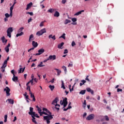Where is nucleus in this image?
<instances>
[{
    "mask_svg": "<svg viewBox=\"0 0 124 124\" xmlns=\"http://www.w3.org/2000/svg\"><path fill=\"white\" fill-rule=\"evenodd\" d=\"M31 117H32V123H34V124H37V122H36V121L35 120V117L36 118H40V117L39 116H38V114H37V113L35 112H33V114L31 115Z\"/></svg>",
    "mask_w": 124,
    "mask_h": 124,
    "instance_id": "f257e3e1",
    "label": "nucleus"
},
{
    "mask_svg": "<svg viewBox=\"0 0 124 124\" xmlns=\"http://www.w3.org/2000/svg\"><path fill=\"white\" fill-rule=\"evenodd\" d=\"M54 117V115H48V116H44L43 117L44 120L46 121V124H50V120H52Z\"/></svg>",
    "mask_w": 124,
    "mask_h": 124,
    "instance_id": "f03ea898",
    "label": "nucleus"
},
{
    "mask_svg": "<svg viewBox=\"0 0 124 124\" xmlns=\"http://www.w3.org/2000/svg\"><path fill=\"white\" fill-rule=\"evenodd\" d=\"M23 30H24V27L20 28L18 31V33L16 34V37H19V36H22V35H24V32H23Z\"/></svg>",
    "mask_w": 124,
    "mask_h": 124,
    "instance_id": "7ed1b4c3",
    "label": "nucleus"
},
{
    "mask_svg": "<svg viewBox=\"0 0 124 124\" xmlns=\"http://www.w3.org/2000/svg\"><path fill=\"white\" fill-rule=\"evenodd\" d=\"M43 33H46V29L44 28L43 29L41 30L40 31H38L36 33V35L38 36H40V35H42Z\"/></svg>",
    "mask_w": 124,
    "mask_h": 124,
    "instance_id": "20e7f679",
    "label": "nucleus"
},
{
    "mask_svg": "<svg viewBox=\"0 0 124 124\" xmlns=\"http://www.w3.org/2000/svg\"><path fill=\"white\" fill-rule=\"evenodd\" d=\"M9 61V57H8L4 61L1 68H5L7 66V62Z\"/></svg>",
    "mask_w": 124,
    "mask_h": 124,
    "instance_id": "39448f33",
    "label": "nucleus"
},
{
    "mask_svg": "<svg viewBox=\"0 0 124 124\" xmlns=\"http://www.w3.org/2000/svg\"><path fill=\"white\" fill-rule=\"evenodd\" d=\"M4 92H6L7 96L10 95V88H9V87L7 86L6 87V88L4 89Z\"/></svg>",
    "mask_w": 124,
    "mask_h": 124,
    "instance_id": "423d86ee",
    "label": "nucleus"
},
{
    "mask_svg": "<svg viewBox=\"0 0 124 124\" xmlns=\"http://www.w3.org/2000/svg\"><path fill=\"white\" fill-rule=\"evenodd\" d=\"M94 119V114H90L86 117L87 121H92V120H93Z\"/></svg>",
    "mask_w": 124,
    "mask_h": 124,
    "instance_id": "0eeeda50",
    "label": "nucleus"
},
{
    "mask_svg": "<svg viewBox=\"0 0 124 124\" xmlns=\"http://www.w3.org/2000/svg\"><path fill=\"white\" fill-rule=\"evenodd\" d=\"M38 53H36L35 54H33L34 56H39L42 54H43L44 52H45V50L43 48H41L38 51Z\"/></svg>",
    "mask_w": 124,
    "mask_h": 124,
    "instance_id": "6e6552de",
    "label": "nucleus"
},
{
    "mask_svg": "<svg viewBox=\"0 0 124 124\" xmlns=\"http://www.w3.org/2000/svg\"><path fill=\"white\" fill-rule=\"evenodd\" d=\"M43 111L46 112V113H47L48 114L47 115V116H53V115H52V112H50V110H48V109L45 108H43Z\"/></svg>",
    "mask_w": 124,
    "mask_h": 124,
    "instance_id": "1a4fd4ad",
    "label": "nucleus"
},
{
    "mask_svg": "<svg viewBox=\"0 0 124 124\" xmlns=\"http://www.w3.org/2000/svg\"><path fill=\"white\" fill-rule=\"evenodd\" d=\"M33 113H34V111H33V108L30 107V111L28 112L29 115L31 116L33 114Z\"/></svg>",
    "mask_w": 124,
    "mask_h": 124,
    "instance_id": "9d476101",
    "label": "nucleus"
},
{
    "mask_svg": "<svg viewBox=\"0 0 124 124\" xmlns=\"http://www.w3.org/2000/svg\"><path fill=\"white\" fill-rule=\"evenodd\" d=\"M56 55H50L48 57V60H52V61H55V60H56Z\"/></svg>",
    "mask_w": 124,
    "mask_h": 124,
    "instance_id": "9b49d317",
    "label": "nucleus"
},
{
    "mask_svg": "<svg viewBox=\"0 0 124 124\" xmlns=\"http://www.w3.org/2000/svg\"><path fill=\"white\" fill-rule=\"evenodd\" d=\"M58 101H59V97H57L52 101L51 104H52L53 105H55V103H58Z\"/></svg>",
    "mask_w": 124,
    "mask_h": 124,
    "instance_id": "f8f14e48",
    "label": "nucleus"
},
{
    "mask_svg": "<svg viewBox=\"0 0 124 124\" xmlns=\"http://www.w3.org/2000/svg\"><path fill=\"white\" fill-rule=\"evenodd\" d=\"M32 45L33 47H34V48H36V47L38 46V44L37 43V42H35V41H33L32 42Z\"/></svg>",
    "mask_w": 124,
    "mask_h": 124,
    "instance_id": "ddd939ff",
    "label": "nucleus"
},
{
    "mask_svg": "<svg viewBox=\"0 0 124 124\" xmlns=\"http://www.w3.org/2000/svg\"><path fill=\"white\" fill-rule=\"evenodd\" d=\"M61 105H63V103H68L67 102V98L65 97L63 99L62 103V100L60 101Z\"/></svg>",
    "mask_w": 124,
    "mask_h": 124,
    "instance_id": "4468645a",
    "label": "nucleus"
},
{
    "mask_svg": "<svg viewBox=\"0 0 124 124\" xmlns=\"http://www.w3.org/2000/svg\"><path fill=\"white\" fill-rule=\"evenodd\" d=\"M75 85H76V82H75V83H74V85H73V86L72 89L71 88V85H70L69 86V90H70V92H73V91H74V86H75Z\"/></svg>",
    "mask_w": 124,
    "mask_h": 124,
    "instance_id": "2eb2a0df",
    "label": "nucleus"
},
{
    "mask_svg": "<svg viewBox=\"0 0 124 124\" xmlns=\"http://www.w3.org/2000/svg\"><path fill=\"white\" fill-rule=\"evenodd\" d=\"M12 80L14 82H17L18 81V77L15 76V74H14Z\"/></svg>",
    "mask_w": 124,
    "mask_h": 124,
    "instance_id": "dca6fc26",
    "label": "nucleus"
},
{
    "mask_svg": "<svg viewBox=\"0 0 124 124\" xmlns=\"http://www.w3.org/2000/svg\"><path fill=\"white\" fill-rule=\"evenodd\" d=\"M82 12H85V10H82L81 11H80L79 12H78L77 13H76V14H75V16H78L79 15H80V14H82Z\"/></svg>",
    "mask_w": 124,
    "mask_h": 124,
    "instance_id": "f3484780",
    "label": "nucleus"
},
{
    "mask_svg": "<svg viewBox=\"0 0 124 124\" xmlns=\"http://www.w3.org/2000/svg\"><path fill=\"white\" fill-rule=\"evenodd\" d=\"M1 40H2V43H7V40L5 39V37L3 36L1 37Z\"/></svg>",
    "mask_w": 124,
    "mask_h": 124,
    "instance_id": "a211bd4d",
    "label": "nucleus"
},
{
    "mask_svg": "<svg viewBox=\"0 0 124 124\" xmlns=\"http://www.w3.org/2000/svg\"><path fill=\"white\" fill-rule=\"evenodd\" d=\"M31 5H32V2H31L28 4L26 10H29V9H30V8H31Z\"/></svg>",
    "mask_w": 124,
    "mask_h": 124,
    "instance_id": "6ab92c4d",
    "label": "nucleus"
},
{
    "mask_svg": "<svg viewBox=\"0 0 124 124\" xmlns=\"http://www.w3.org/2000/svg\"><path fill=\"white\" fill-rule=\"evenodd\" d=\"M64 45V43L62 42L61 44H58V49H62V47Z\"/></svg>",
    "mask_w": 124,
    "mask_h": 124,
    "instance_id": "aec40b11",
    "label": "nucleus"
},
{
    "mask_svg": "<svg viewBox=\"0 0 124 124\" xmlns=\"http://www.w3.org/2000/svg\"><path fill=\"white\" fill-rule=\"evenodd\" d=\"M54 70L57 71V76H60L61 75V74L62 73V71L57 68H55Z\"/></svg>",
    "mask_w": 124,
    "mask_h": 124,
    "instance_id": "412c9836",
    "label": "nucleus"
},
{
    "mask_svg": "<svg viewBox=\"0 0 124 124\" xmlns=\"http://www.w3.org/2000/svg\"><path fill=\"white\" fill-rule=\"evenodd\" d=\"M54 17H60V13L58 12L57 11H55L54 14Z\"/></svg>",
    "mask_w": 124,
    "mask_h": 124,
    "instance_id": "4be33fe9",
    "label": "nucleus"
},
{
    "mask_svg": "<svg viewBox=\"0 0 124 124\" xmlns=\"http://www.w3.org/2000/svg\"><path fill=\"white\" fill-rule=\"evenodd\" d=\"M13 31V28L12 27H9V28H8L7 30V32L12 33Z\"/></svg>",
    "mask_w": 124,
    "mask_h": 124,
    "instance_id": "5701e85b",
    "label": "nucleus"
},
{
    "mask_svg": "<svg viewBox=\"0 0 124 124\" xmlns=\"http://www.w3.org/2000/svg\"><path fill=\"white\" fill-rule=\"evenodd\" d=\"M33 34L30 35L29 40V42H31V40H33Z\"/></svg>",
    "mask_w": 124,
    "mask_h": 124,
    "instance_id": "b1692460",
    "label": "nucleus"
},
{
    "mask_svg": "<svg viewBox=\"0 0 124 124\" xmlns=\"http://www.w3.org/2000/svg\"><path fill=\"white\" fill-rule=\"evenodd\" d=\"M61 82H62L61 88L63 90H65V86H64V82H63V80H61Z\"/></svg>",
    "mask_w": 124,
    "mask_h": 124,
    "instance_id": "393cba45",
    "label": "nucleus"
},
{
    "mask_svg": "<svg viewBox=\"0 0 124 124\" xmlns=\"http://www.w3.org/2000/svg\"><path fill=\"white\" fill-rule=\"evenodd\" d=\"M81 82L79 83V85L80 86V87H82V86H83V85H84V84H85V83H86V80L85 79H83L81 80Z\"/></svg>",
    "mask_w": 124,
    "mask_h": 124,
    "instance_id": "a878e982",
    "label": "nucleus"
},
{
    "mask_svg": "<svg viewBox=\"0 0 124 124\" xmlns=\"http://www.w3.org/2000/svg\"><path fill=\"white\" fill-rule=\"evenodd\" d=\"M8 101H9V103H10V104H14V100L12 99H8Z\"/></svg>",
    "mask_w": 124,
    "mask_h": 124,
    "instance_id": "bb28decb",
    "label": "nucleus"
},
{
    "mask_svg": "<svg viewBox=\"0 0 124 124\" xmlns=\"http://www.w3.org/2000/svg\"><path fill=\"white\" fill-rule=\"evenodd\" d=\"M71 20H69V19H65V22H64V24L65 25H67V24L71 23Z\"/></svg>",
    "mask_w": 124,
    "mask_h": 124,
    "instance_id": "cd10ccee",
    "label": "nucleus"
},
{
    "mask_svg": "<svg viewBox=\"0 0 124 124\" xmlns=\"http://www.w3.org/2000/svg\"><path fill=\"white\" fill-rule=\"evenodd\" d=\"M62 68L63 69L65 74H66V72H67V69L66 68V67L65 66H62Z\"/></svg>",
    "mask_w": 124,
    "mask_h": 124,
    "instance_id": "c85d7f7f",
    "label": "nucleus"
},
{
    "mask_svg": "<svg viewBox=\"0 0 124 124\" xmlns=\"http://www.w3.org/2000/svg\"><path fill=\"white\" fill-rule=\"evenodd\" d=\"M86 93V90H81L79 92V94H82V95Z\"/></svg>",
    "mask_w": 124,
    "mask_h": 124,
    "instance_id": "c756f323",
    "label": "nucleus"
},
{
    "mask_svg": "<svg viewBox=\"0 0 124 124\" xmlns=\"http://www.w3.org/2000/svg\"><path fill=\"white\" fill-rule=\"evenodd\" d=\"M55 11V9L53 8H50L49 10H47V12H49V13H53Z\"/></svg>",
    "mask_w": 124,
    "mask_h": 124,
    "instance_id": "7c9ffc66",
    "label": "nucleus"
},
{
    "mask_svg": "<svg viewBox=\"0 0 124 124\" xmlns=\"http://www.w3.org/2000/svg\"><path fill=\"white\" fill-rule=\"evenodd\" d=\"M49 88L51 90V91H54V89H55V86L50 85L49 86Z\"/></svg>",
    "mask_w": 124,
    "mask_h": 124,
    "instance_id": "2f4dec72",
    "label": "nucleus"
},
{
    "mask_svg": "<svg viewBox=\"0 0 124 124\" xmlns=\"http://www.w3.org/2000/svg\"><path fill=\"white\" fill-rule=\"evenodd\" d=\"M31 98H32V101H35V97H34V95L33 94H31Z\"/></svg>",
    "mask_w": 124,
    "mask_h": 124,
    "instance_id": "473e14b6",
    "label": "nucleus"
},
{
    "mask_svg": "<svg viewBox=\"0 0 124 124\" xmlns=\"http://www.w3.org/2000/svg\"><path fill=\"white\" fill-rule=\"evenodd\" d=\"M59 38H63V39H65V34L64 33H63Z\"/></svg>",
    "mask_w": 124,
    "mask_h": 124,
    "instance_id": "72a5a7b5",
    "label": "nucleus"
},
{
    "mask_svg": "<svg viewBox=\"0 0 124 124\" xmlns=\"http://www.w3.org/2000/svg\"><path fill=\"white\" fill-rule=\"evenodd\" d=\"M45 22H46V20L42 21L40 24V27H43V26H44V23H45Z\"/></svg>",
    "mask_w": 124,
    "mask_h": 124,
    "instance_id": "f704fd0d",
    "label": "nucleus"
},
{
    "mask_svg": "<svg viewBox=\"0 0 124 124\" xmlns=\"http://www.w3.org/2000/svg\"><path fill=\"white\" fill-rule=\"evenodd\" d=\"M26 14H29V15L30 16H33V13L32 12H27L26 13Z\"/></svg>",
    "mask_w": 124,
    "mask_h": 124,
    "instance_id": "c9c22d12",
    "label": "nucleus"
},
{
    "mask_svg": "<svg viewBox=\"0 0 124 124\" xmlns=\"http://www.w3.org/2000/svg\"><path fill=\"white\" fill-rule=\"evenodd\" d=\"M7 122V115H5L4 123H6Z\"/></svg>",
    "mask_w": 124,
    "mask_h": 124,
    "instance_id": "e433bc0d",
    "label": "nucleus"
},
{
    "mask_svg": "<svg viewBox=\"0 0 124 124\" xmlns=\"http://www.w3.org/2000/svg\"><path fill=\"white\" fill-rule=\"evenodd\" d=\"M43 66H45V65L42 64H39L37 65V67H43Z\"/></svg>",
    "mask_w": 124,
    "mask_h": 124,
    "instance_id": "4c0bfd02",
    "label": "nucleus"
},
{
    "mask_svg": "<svg viewBox=\"0 0 124 124\" xmlns=\"http://www.w3.org/2000/svg\"><path fill=\"white\" fill-rule=\"evenodd\" d=\"M5 50L6 51V53H8L9 52V47H5Z\"/></svg>",
    "mask_w": 124,
    "mask_h": 124,
    "instance_id": "58836bf2",
    "label": "nucleus"
},
{
    "mask_svg": "<svg viewBox=\"0 0 124 124\" xmlns=\"http://www.w3.org/2000/svg\"><path fill=\"white\" fill-rule=\"evenodd\" d=\"M7 36H8L10 38H11L12 33L9 32H7Z\"/></svg>",
    "mask_w": 124,
    "mask_h": 124,
    "instance_id": "ea45409f",
    "label": "nucleus"
},
{
    "mask_svg": "<svg viewBox=\"0 0 124 124\" xmlns=\"http://www.w3.org/2000/svg\"><path fill=\"white\" fill-rule=\"evenodd\" d=\"M13 8H14V5H12L10 8V11H11V12H13Z\"/></svg>",
    "mask_w": 124,
    "mask_h": 124,
    "instance_id": "a19ab883",
    "label": "nucleus"
},
{
    "mask_svg": "<svg viewBox=\"0 0 124 124\" xmlns=\"http://www.w3.org/2000/svg\"><path fill=\"white\" fill-rule=\"evenodd\" d=\"M72 22H76V21H77V18H75V17L72 18Z\"/></svg>",
    "mask_w": 124,
    "mask_h": 124,
    "instance_id": "79ce46f5",
    "label": "nucleus"
},
{
    "mask_svg": "<svg viewBox=\"0 0 124 124\" xmlns=\"http://www.w3.org/2000/svg\"><path fill=\"white\" fill-rule=\"evenodd\" d=\"M5 16L6 18H9L10 17V16L9 15V14H8V13H6L5 14Z\"/></svg>",
    "mask_w": 124,
    "mask_h": 124,
    "instance_id": "37998d69",
    "label": "nucleus"
},
{
    "mask_svg": "<svg viewBox=\"0 0 124 124\" xmlns=\"http://www.w3.org/2000/svg\"><path fill=\"white\" fill-rule=\"evenodd\" d=\"M92 89H91L90 88H86V91L87 92H88V93H90V92H91Z\"/></svg>",
    "mask_w": 124,
    "mask_h": 124,
    "instance_id": "c03bdc74",
    "label": "nucleus"
},
{
    "mask_svg": "<svg viewBox=\"0 0 124 124\" xmlns=\"http://www.w3.org/2000/svg\"><path fill=\"white\" fill-rule=\"evenodd\" d=\"M67 53H68V50H67V49H64L63 54H67Z\"/></svg>",
    "mask_w": 124,
    "mask_h": 124,
    "instance_id": "a18cd8bd",
    "label": "nucleus"
},
{
    "mask_svg": "<svg viewBox=\"0 0 124 124\" xmlns=\"http://www.w3.org/2000/svg\"><path fill=\"white\" fill-rule=\"evenodd\" d=\"M75 45H76V44L75 43V42L73 41L72 42V47H74V46H75Z\"/></svg>",
    "mask_w": 124,
    "mask_h": 124,
    "instance_id": "49530a36",
    "label": "nucleus"
},
{
    "mask_svg": "<svg viewBox=\"0 0 124 124\" xmlns=\"http://www.w3.org/2000/svg\"><path fill=\"white\" fill-rule=\"evenodd\" d=\"M42 112L43 115H46V116H48V115H49L47 112H46L44 111Z\"/></svg>",
    "mask_w": 124,
    "mask_h": 124,
    "instance_id": "de8ad7c7",
    "label": "nucleus"
},
{
    "mask_svg": "<svg viewBox=\"0 0 124 124\" xmlns=\"http://www.w3.org/2000/svg\"><path fill=\"white\" fill-rule=\"evenodd\" d=\"M120 92H123V89H120V88H118L117 89V93H120Z\"/></svg>",
    "mask_w": 124,
    "mask_h": 124,
    "instance_id": "09e8293b",
    "label": "nucleus"
},
{
    "mask_svg": "<svg viewBox=\"0 0 124 124\" xmlns=\"http://www.w3.org/2000/svg\"><path fill=\"white\" fill-rule=\"evenodd\" d=\"M30 83H31V85H32L33 84V78H31V80H30Z\"/></svg>",
    "mask_w": 124,
    "mask_h": 124,
    "instance_id": "8fccbe9b",
    "label": "nucleus"
},
{
    "mask_svg": "<svg viewBox=\"0 0 124 124\" xmlns=\"http://www.w3.org/2000/svg\"><path fill=\"white\" fill-rule=\"evenodd\" d=\"M73 66V64L72 63H69L68 65V67H72Z\"/></svg>",
    "mask_w": 124,
    "mask_h": 124,
    "instance_id": "3c124183",
    "label": "nucleus"
},
{
    "mask_svg": "<svg viewBox=\"0 0 124 124\" xmlns=\"http://www.w3.org/2000/svg\"><path fill=\"white\" fill-rule=\"evenodd\" d=\"M105 119L106 121H109V117H108V116H105Z\"/></svg>",
    "mask_w": 124,
    "mask_h": 124,
    "instance_id": "603ef678",
    "label": "nucleus"
},
{
    "mask_svg": "<svg viewBox=\"0 0 124 124\" xmlns=\"http://www.w3.org/2000/svg\"><path fill=\"white\" fill-rule=\"evenodd\" d=\"M22 69H23V68H19V70H18V73H22Z\"/></svg>",
    "mask_w": 124,
    "mask_h": 124,
    "instance_id": "864d4df0",
    "label": "nucleus"
},
{
    "mask_svg": "<svg viewBox=\"0 0 124 124\" xmlns=\"http://www.w3.org/2000/svg\"><path fill=\"white\" fill-rule=\"evenodd\" d=\"M33 80H34V82H35V83H37V82H38V79H37L36 78H33Z\"/></svg>",
    "mask_w": 124,
    "mask_h": 124,
    "instance_id": "5fc2aeb1",
    "label": "nucleus"
},
{
    "mask_svg": "<svg viewBox=\"0 0 124 124\" xmlns=\"http://www.w3.org/2000/svg\"><path fill=\"white\" fill-rule=\"evenodd\" d=\"M48 61H49V58H47L46 59H45L43 61V62H48Z\"/></svg>",
    "mask_w": 124,
    "mask_h": 124,
    "instance_id": "6e6d98bb",
    "label": "nucleus"
},
{
    "mask_svg": "<svg viewBox=\"0 0 124 124\" xmlns=\"http://www.w3.org/2000/svg\"><path fill=\"white\" fill-rule=\"evenodd\" d=\"M11 72L12 74H13V76H14V74H14V73L15 72V71L14 70H12L11 71Z\"/></svg>",
    "mask_w": 124,
    "mask_h": 124,
    "instance_id": "4d7b16f0",
    "label": "nucleus"
},
{
    "mask_svg": "<svg viewBox=\"0 0 124 124\" xmlns=\"http://www.w3.org/2000/svg\"><path fill=\"white\" fill-rule=\"evenodd\" d=\"M66 2V0H62V3L63 4H64V3H65Z\"/></svg>",
    "mask_w": 124,
    "mask_h": 124,
    "instance_id": "13d9d810",
    "label": "nucleus"
},
{
    "mask_svg": "<svg viewBox=\"0 0 124 124\" xmlns=\"http://www.w3.org/2000/svg\"><path fill=\"white\" fill-rule=\"evenodd\" d=\"M88 77H89V76H87V77L85 78V80H86L87 81H88V82H90V81H91L90 80V79H89V78H88Z\"/></svg>",
    "mask_w": 124,
    "mask_h": 124,
    "instance_id": "bf43d9fd",
    "label": "nucleus"
},
{
    "mask_svg": "<svg viewBox=\"0 0 124 124\" xmlns=\"http://www.w3.org/2000/svg\"><path fill=\"white\" fill-rule=\"evenodd\" d=\"M54 105H55V107H61V105H60V104H58V103H57L56 104H55Z\"/></svg>",
    "mask_w": 124,
    "mask_h": 124,
    "instance_id": "052dcab7",
    "label": "nucleus"
},
{
    "mask_svg": "<svg viewBox=\"0 0 124 124\" xmlns=\"http://www.w3.org/2000/svg\"><path fill=\"white\" fill-rule=\"evenodd\" d=\"M63 108H65V107H66V106L67 105V103H63Z\"/></svg>",
    "mask_w": 124,
    "mask_h": 124,
    "instance_id": "680f3d73",
    "label": "nucleus"
},
{
    "mask_svg": "<svg viewBox=\"0 0 124 124\" xmlns=\"http://www.w3.org/2000/svg\"><path fill=\"white\" fill-rule=\"evenodd\" d=\"M89 93H91V94H94V92H93V90H92L91 89V91H90V92Z\"/></svg>",
    "mask_w": 124,
    "mask_h": 124,
    "instance_id": "e2e57ef3",
    "label": "nucleus"
},
{
    "mask_svg": "<svg viewBox=\"0 0 124 124\" xmlns=\"http://www.w3.org/2000/svg\"><path fill=\"white\" fill-rule=\"evenodd\" d=\"M52 39H53V40H56V36L55 35H54L53 36H52L51 37Z\"/></svg>",
    "mask_w": 124,
    "mask_h": 124,
    "instance_id": "0e129e2a",
    "label": "nucleus"
},
{
    "mask_svg": "<svg viewBox=\"0 0 124 124\" xmlns=\"http://www.w3.org/2000/svg\"><path fill=\"white\" fill-rule=\"evenodd\" d=\"M55 109H56V110H57V112H59V111H60V108H57V107H55Z\"/></svg>",
    "mask_w": 124,
    "mask_h": 124,
    "instance_id": "69168bd1",
    "label": "nucleus"
},
{
    "mask_svg": "<svg viewBox=\"0 0 124 124\" xmlns=\"http://www.w3.org/2000/svg\"><path fill=\"white\" fill-rule=\"evenodd\" d=\"M31 20H32L31 18H29L28 20V23H30V22H31Z\"/></svg>",
    "mask_w": 124,
    "mask_h": 124,
    "instance_id": "338daca9",
    "label": "nucleus"
},
{
    "mask_svg": "<svg viewBox=\"0 0 124 124\" xmlns=\"http://www.w3.org/2000/svg\"><path fill=\"white\" fill-rule=\"evenodd\" d=\"M37 111H38V113H40V112H41V111H42V110H41V108H38V109H37Z\"/></svg>",
    "mask_w": 124,
    "mask_h": 124,
    "instance_id": "774afa93",
    "label": "nucleus"
}]
</instances>
